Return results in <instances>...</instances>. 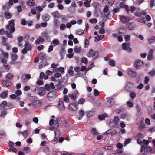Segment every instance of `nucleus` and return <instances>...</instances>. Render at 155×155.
I'll return each mask as SVG.
<instances>
[{
	"label": "nucleus",
	"instance_id": "obj_1",
	"mask_svg": "<svg viewBox=\"0 0 155 155\" xmlns=\"http://www.w3.org/2000/svg\"><path fill=\"white\" fill-rule=\"evenodd\" d=\"M15 21L14 20H11L9 21L8 24L6 26V29L7 31H6L5 34L8 38H12L13 37L12 33H13L15 30L14 27Z\"/></svg>",
	"mask_w": 155,
	"mask_h": 155
},
{
	"label": "nucleus",
	"instance_id": "obj_2",
	"mask_svg": "<svg viewBox=\"0 0 155 155\" xmlns=\"http://www.w3.org/2000/svg\"><path fill=\"white\" fill-rule=\"evenodd\" d=\"M34 92H36L40 96H43L45 94V91L43 87L37 86L34 90Z\"/></svg>",
	"mask_w": 155,
	"mask_h": 155
},
{
	"label": "nucleus",
	"instance_id": "obj_3",
	"mask_svg": "<svg viewBox=\"0 0 155 155\" xmlns=\"http://www.w3.org/2000/svg\"><path fill=\"white\" fill-rule=\"evenodd\" d=\"M78 103L75 102L74 103H71L69 104L68 106V109L71 111H75L77 108Z\"/></svg>",
	"mask_w": 155,
	"mask_h": 155
},
{
	"label": "nucleus",
	"instance_id": "obj_4",
	"mask_svg": "<svg viewBox=\"0 0 155 155\" xmlns=\"http://www.w3.org/2000/svg\"><path fill=\"white\" fill-rule=\"evenodd\" d=\"M143 150L146 152H155V151H153V150L150 147L146 146L145 145H143L141 148L140 152H142Z\"/></svg>",
	"mask_w": 155,
	"mask_h": 155
},
{
	"label": "nucleus",
	"instance_id": "obj_5",
	"mask_svg": "<svg viewBox=\"0 0 155 155\" xmlns=\"http://www.w3.org/2000/svg\"><path fill=\"white\" fill-rule=\"evenodd\" d=\"M143 64L144 63L143 61H141L140 60H137L135 62L134 66L137 69H139L143 66Z\"/></svg>",
	"mask_w": 155,
	"mask_h": 155
},
{
	"label": "nucleus",
	"instance_id": "obj_6",
	"mask_svg": "<svg viewBox=\"0 0 155 155\" xmlns=\"http://www.w3.org/2000/svg\"><path fill=\"white\" fill-rule=\"evenodd\" d=\"M98 54V51H97L94 52L93 50L91 49L89 50V52L88 54L89 57H92L94 58H95Z\"/></svg>",
	"mask_w": 155,
	"mask_h": 155
},
{
	"label": "nucleus",
	"instance_id": "obj_7",
	"mask_svg": "<svg viewBox=\"0 0 155 155\" xmlns=\"http://www.w3.org/2000/svg\"><path fill=\"white\" fill-rule=\"evenodd\" d=\"M122 46L123 49L126 50L129 52H132V50L130 48V44L128 42L127 44L124 43L122 44Z\"/></svg>",
	"mask_w": 155,
	"mask_h": 155
},
{
	"label": "nucleus",
	"instance_id": "obj_8",
	"mask_svg": "<svg viewBox=\"0 0 155 155\" xmlns=\"http://www.w3.org/2000/svg\"><path fill=\"white\" fill-rule=\"evenodd\" d=\"M31 78V76L30 74H24L21 77L22 82L24 83L26 82H27V80Z\"/></svg>",
	"mask_w": 155,
	"mask_h": 155
},
{
	"label": "nucleus",
	"instance_id": "obj_9",
	"mask_svg": "<svg viewBox=\"0 0 155 155\" xmlns=\"http://www.w3.org/2000/svg\"><path fill=\"white\" fill-rule=\"evenodd\" d=\"M133 86L134 84L133 83L130 82H127L125 87V89L128 91H131Z\"/></svg>",
	"mask_w": 155,
	"mask_h": 155
},
{
	"label": "nucleus",
	"instance_id": "obj_10",
	"mask_svg": "<svg viewBox=\"0 0 155 155\" xmlns=\"http://www.w3.org/2000/svg\"><path fill=\"white\" fill-rule=\"evenodd\" d=\"M56 96L54 92H50L48 94V99L50 101H51Z\"/></svg>",
	"mask_w": 155,
	"mask_h": 155
},
{
	"label": "nucleus",
	"instance_id": "obj_11",
	"mask_svg": "<svg viewBox=\"0 0 155 155\" xmlns=\"http://www.w3.org/2000/svg\"><path fill=\"white\" fill-rule=\"evenodd\" d=\"M58 107L61 110H63L65 109V106L64 105L63 101L60 100L59 103L58 104Z\"/></svg>",
	"mask_w": 155,
	"mask_h": 155
},
{
	"label": "nucleus",
	"instance_id": "obj_12",
	"mask_svg": "<svg viewBox=\"0 0 155 155\" xmlns=\"http://www.w3.org/2000/svg\"><path fill=\"white\" fill-rule=\"evenodd\" d=\"M119 8H124L127 11V13H128L129 12L130 10L129 9L128 5H125L124 3L121 2L120 3Z\"/></svg>",
	"mask_w": 155,
	"mask_h": 155
},
{
	"label": "nucleus",
	"instance_id": "obj_13",
	"mask_svg": "<svg viewBox=\"0 0 155 155\" xmlns=\"http://www.w3.org/2000/svg\"><path fill=\"white\" fill-rule=\"evenodd\" d=\"M78 94V91L77 90L75 92L74 94L72 93L68 94V96L70 99L72 100H75L76 98V95Z\"/></svg>",
	"mask_w": 155,
	"mask_h": 155
},
{
	"label": "nucleus",
	"instance_id": "obj_14",
	"mask_svg": "<svg viewBox=\"0 0 155 155\" xmlns=\"http://www.w3.org/2000/svg\"><path fill=\"white\" fill-rule=\"evenodd\" d=\"M2 82L4 85L7 87H10L12 85L11 82L7 81L2 80Z\"/></svg>",
	"mask_w": 155,
	"mask_h": 155
},
{
	"label": "nucleus",
	"instance_id": "obj_15",
	"mask_svg": "<svg viewBox=\"0 0 155 155\" xmlns=\"http://www.w3.org/2000/svg\"><path fill=\"white\" fill-rule=\"evenodd\" d=\"M120 19L123 23L126 22L130 20L129 18L124 16H121L120 17Z\"/></svg>",
	"mask_w": 155,
	"mask_h": 155
},
{
	"label": "nucleus",
	"instance_id": "obj_16",
	"mask_svg": "<svg viewBox=\"0 0 155 155\" xmlns=\"http://www.w3.org/2000/svg\"><path fill=\"white\" fill-rule=\"evenodd\" d=\"M51 14L54 17L57 18H59L60 17L59 13L58 11L53 12L51 13Z\"/></svg>",
	"mask_w": 155,
	"mask_h": 155
},
{
	"label": "nucleus",
	"instance_id": "obj_17",
	"mask_svg": "<svg viewBox=\"0 0 155 155\" xmlns=\"http://www.w3.org/2000/svg\"><path fill=\"white\" fill-rule=\"evenodd\" d=\"M82 47L81 46H76L74 49V51L75 53H80L81 51Z\"/></svg>",
	"mask_w": 155,
	"mask_h": 155
},
{
	"label": "nucleus",
	"instance_id": "obj_18",
	"mask_svg": "<svg viewBox=\"0 0 155 155\" xmlns=\"http://www.w3.org/2000/svg\"><path fill=\"white\" fill-rule=\"evenodd\" d=\"M135 26V24L134 23H129L127 24V27L130 30H131L134 29Z\"/></svg>",
	"mask_w": 155,
	"mask_h": 155
},
{
	"label": "nucleus",
	"instance_id": "obj_19",
	"mask_svg": "<svg viewBox=\"0 0 155 155\" xmlns=\"http://www.w3.org/2000/svg\"><path fill=\"white\" fill-rule=\"evenodd\" d=\"M60 121V119L57 118L54 121V125L53 126L56 128H58L59 127V124Z\"/></svg>",
	"mask_w": 155,
	"mask_h": 155
},
{
	"label": "nucleus",
	"instance_id": "obj_20",
	"mask_svg": "<svg viewBox=\"0 0 155 155\" xmlns=\"http://www.w3.org/2000/svg\"><path fill=\"white\" fill-rule=\"evenodd\" d=\"M153 51L152 49H150V51L149 53L147 56V58L148 60H150L153 59Z\"/></svg>",
	"mask_w": 155,
	"mask_h": 155
},
{
	"label": "nucleus",
	"instance_id": "obj_21",
	"mask_svg": "<svg viewBox=\"0 0 155 155\" xmlns=\"http://www.w3.org/2000/svg\"><path fill=\"white\" fill-rule=\"evenodd\" d=\"M8 91H4L0 95L1 97L3 98H6L8 96Z\"/></svg>",
	"mask_w": 155,
	"mask_h": 155
},
{
	"label": "nucleus",
	"instance_id": "obj_22",
	"mask_svg": "<svg viewBox=\"0 0 155 155\" xmlns=\"http://www.w3.org/2000/svg\"><path fill=\"white\" fill-rule=\"evenodd\" d=\"M45 41L44 39L41 37H39L35 41L36 44H39L41 42H42Z\"/></svg>",
	"mask_w": 155,
	"mask_h": 155
},
{
	"label": "nucleus",
	"instance_id": "obj_23",
	"mask_svg": "<svg viewBox=\"0 0 155 155\" xmlns=\"http://www.w3.org/2000/svg\"><path fill=\"white\" fill-rule=\"evenodd\" d=\"M146 13L145 11H143L142 12H136L134 13V15L135 16L137 17H140L142 15H145Z\"/></svg>",
	"mask_w": 155,
	"mask_h": 155
},
{
	"label": "nucleus",
	"instance_id": "obj_24",
	"mask_svg": "<svg viewBox=\"0 0 155 155\" xmlns=\"http://www.w3.org/2000/svg\"><path fill=\"white\" fill-rule=\"evenodd\" d=\"M118 124V123L115 121L113 120H111L110 123V125L113 127H116Z\"/></svg>",
	"mask_w": 155,
	"mask_h": 155
},
{
	"label": "nucleus",
	"instance_id": "obj_25",
	"mask_svg": "<svg viewBox=\"0 0 155 155\" xmlns=\"http://www.w3.org/2000/svg\"><path fill=\"white\" fill-rule=\"evenodd\" d=\"M113 99V98H111L107 101V106L111 107L114 104V102L112 101Z\"/></svg>",
	"mask_w": 155,
	"mask_h": 155
},
{
	"label": "nucleus",
	"instance_id": "obj_26",
	"mask_svg": "<svg viewBox=\"0 0 155 155\" xmlns=\"http://www.w3.org/2000/svg\"><path fill=\"white\" fill-rule=\"evenodd\" d=\"M128 74L133 77H135L136 75V73L132 71V70L129 69L128 70Z\"/></svg>",
	"mask_w": 155,
	"mask_h": 155
},
{
	"label": "nucleus",
	"instance_id": "obj_27",
	"mask_svg": "<svg viewBox=\"0 0 155 155\" xmlns=\"http://www.w3.org/2000/svg\"><path fill=\"white\" fill-rule=\"evenodd\" d=\"M107 117V114L105 113L98 115V118L101 120H104L105 117Z\"/></svg>",
	"mask_w": 155,
	"mask_h": 155
},
{
	"label": "nucleus",
	"instance_id": "obj_28",
	"mask_svg": "<svg viewBox=\"0 0 155 155\" xmlns=\"http://www.w3.org/2000/svg\"><path fill=\"white\" fill-rule=\"evenodd\" d=\"M8 102L6 101H3L0 104V107H1L5 108L6 107H7Z\"/></svg>",
	"mask_w": 155,
	"mask_h": 155
},
{
	"label": "nucleus",
	"instance_id": "obj_29",
	"mask_svg": "<svg viewBox=\"0 0 155 155\" xmlns=\"http://www.w3.org/2000/svg\"><path fill=\"white\" fill-rule=\"evenodd\" d=\"M53 25L55 27H58L59 25V21L58 20L54 19L53 20Z\"/></svg>",
	"mask_w": 155,
	"mask_h": 155
},
{
	"label": "nucleus",
	"instance_id": "obj_30",
	"mask_svg": "<svg viewBox=\"0 0 155 155\" xmlns=\"http://www.w3.org/2000/svg\"><path fill=\"white\" fill-rule=\"evenodd\" d=\"M137 21L138 22H139L140 23H144L145 24H146V21L144 17H143L142 18H138L137 19Z\"/></svg>",
	"mask_w": 155,
	"mask_h": 155
},
{
	"label": "nucleus",
	"instance_id": "obj_31",
	"mask_svg": "<svg viewBox=\"0 0 155 155\" xmlns=\"http://www.w3.org/2000/svg\"><path fill=\"white\" fill-rule=\"evenodd\" d=\"M155 41V37L154 36H151L148 39L149 43L150 44L153 43Z\"/></svg>",
	"mask_w": 155,
	"mask_h": 155
},
{
	"label": "nucleus",
	"instance_id": "obj_32",
	"mask_svg": "<svg viewBox=\"0 0 155 155\" xmlns=\"http://www.w3.org/2000/svg\"><path fill=\"white\" fill-rule=\"evenodd\" d=\"M40 58L42 60H45L46 59V55L43 53H41L39 54Z\"/></svg>",
	"mask_w": 155,
	"mask_h": 155
},
{
	"label": "nucleus",
	"instance_id": "obj_33",
	"mask_svg": "<svg viewBox=\"0 0 155 155\" xmlns=\"http://www.w3.org/2000/svg\"><path fill=\"white\" fill-rule=\"evenodd\" d=\"M109 64L110 66L114 67L116 63L112 59H110L109 61Z\"/></svg>",
	"mask_w": 155,
	"mask_h": 155
},
{
	"label": "nucleus",
	"instance_id": "obj_34",
	"mask_svg": "<svg viewBox=\"0 0 155 155\" xmlns=\"http://www.w3.org/2000/svg\"><path fill=\"white\" fill-rule=\"evenodd\" d=\"M45 5H42V6H38L36 7V9L38 11L41 12L43 10V8L45 7Z\"/></svg>",
	"mask_w": 155,
	"mask_h": 155
},
{
	"label": "nucleus",
	"instance_id": "obj_35",
	"mask_svg": "<svg viewBox=\"0 0 155 155\" xmlns=\"http://www.w3.org/2000/svg\"><path fill=\"white\" fill-rule=\"evenodd\" d=\"M113 147L112 145H110L103 147V148L106 150H110L113 149Z\"/></svg>",
	"mask_w": 155,
	"mask_h": 155
},
{
	"label": "nucleus",
	"instance_id": "obj_36",
	"mask_svg": "<svg viewBox=\"0 0 155 155\" xmlns=\"http://www.w3.org/2000/svg\"><path fill=\"white\" fill-rule=\"evenodd\" d=\"M51 44L54 45L55 46L58 45L59 44V41L58 39H55L53 40L51 42Z\"/></svg>",
	"mask_w": 155,
	"mask_h": 155
},
{
	"label": "nucleus",
	"instance_id": "obj_37",
	"mask_svg": "<svg viewBox=\"0 0 155 155\" xmlns=\"http://www.w3.org/2000/svg\"><path fill=\"white\" fill-rule=\"evenodd\" d=\"M127 106L129 108H131L133 107V104L132 101H129L127 102Z\"/></svg>",
	"mask_w": 155,
	"mask_h": 155
},
{
	"label": "nucleus",
	"instance_id": "obj_38",
	"mask_svg": "<svg viewBox=\"0 0 155 155\" xmlns=\"http://www.w3.org/2000/svg\"><path fill=\"white\" fill-rule=\"evenodd\" d=\"M41 35L43 36L45 38H46V39H49V38H50V37L48 35V33L46 32H42L41 34Z\"/></svg>",
	"mask_w": 155,
	"mask_h": 155
},
{
	"label": "nucleus",
	"instance_id": "obj_39",
	"mask_svg": "<svg viewBox=\"0 0 155 155\" xmlns=\"http://www.w3.org/2000/svg\"><path fill=\"white\" fill-rule=\"evenodd\" d=\"M43 17L45 21H47L49 20L50 18L49 15L47 14H45L44 15Z\"/></svg>",
	"mask_w": 155,
	"mask_h": 155
},
{
	"label": "nucleus",
	"instance_id": "obj_40",
	"mask_svg": "<svg viewBox=\"0 0 155 155\" xmlns=\"http://www.w3.org/2000/svg\"><path fill=\"white\" fill-rule=\"evenodd\" d=\"M79 113L80 114V116L79 117L78 119L79 120H80L81 119L82 117L84 115V113L83 110H80L79 111Z\"/></svg>",
	"mask_w": 155,
	"mask_h": 155
},
{
	"label": "nucleus",
	"instance_id": "obj_41",
	"mask_svg": "<svg viewBox=\"0 0 155 155\" xmlns=\"http://www.w3.org/2000/svg\"><path fill=\"white\" fill-rule=\"evenodd\" d=\"M13 78V75L12 74L8 73L6 76V78L7 79L11 80Z\"/></svg>",
	"mask_w": 155,
	"mask_h": 155
},
{
	"label": "nucleus",
	"instance_id": "obj_42",
	"mask_svg": "<svg viewBox=\"0 0 155 155\" xmlns=\"http://www.w3.org/2000/svg\"><path fill=\"white\" fill-rule=\"evenodd\" d=\"M104 37V35H97V36H96L95 38L97 39V41H99L100 40H101Z\"/></svg>",
	"mask_w": 155,
	"mask_h": 155
},
{
	"label": "nucleus",
	"instance_id": "obj_43",
	"mask_svg": "<svg viewBox=\"0 0 155 155\" xmlns=\"http://www.w3.org/2000/svg\"><path fill=\"white\" fill-rule=\"evenodd\" d=\"M5 17L8 18H10L12 16L11 13L8 12H5Z\"/></svg>",
	"mask_w": 155,
	"mask_h": 155
},
{
	"label": "nucleus",
	"instance_id": "obj_44",
	"mask_svg": "<svg viewBox=\"0 0 155 155\" xmlns=\"http://www.w3.org/2000/svg\"><path fill=\"white\" fill-rule=\"evenodd\" d=\"M92 133L94 135H98L99 133L97 131L96 129L95 128H93L91 130Z\"/></svg>",
	"mask_w": 155,
	"mask_h": 155
},
{
	"label": "nucleus",
	"instance_id": "obj_45",
	"mask_svg": "<svg viewBox=\"0 0 155 155\" xmlns=\"http://www.w3.org/2000/svg\"><path fill=\"white\" fill-rule=\"evenodd\" d=\"M25 48L28 50H30L31 48V45L28 43H26L25 45Z\"/></svg>",
	"mask_w": 155,
	"mask_h": 155
},
{
	"label": "nucleus",
	"instance_id": "obj_46",
	"mask_svg": "<svg viewBox=\"0 0 155 155\" xmlns=\"http://www.w3.org/2000/svg\"><path fill=\"white\" fill-rule=\"evenodd\" d=\"M85 100L84 98H81L79 100L78 102L77 103H78V104H83L85 102Z\"/></svg>",
	"mask_w": 155,
	"mask_h": 155
},
{
	"label": "nucleus",
	"instance_id": "obj_47",
	"mask_svg": "<svg viewBox=\"0 0 155 155\" xmlns=\"http://www.w3.org/2000/svg\"><path fill=\"white\" fill-rule=\"evenodd\" d=\"M129 96L132 99H134L135 97L136 94L135 93L132 92L130 93Z\"/></svg>",
	"mask_w": 155,
	"mask_h": 155
},
{
	"label": "nucleus",
	"instance_id": "obj_48",
	"mask_svg": "<svg viewBox=\"0 0 155 155\" xmlns=\"http://www.w3.org/2000/svg\"><path fill=\"white\" fill-rule=\"evenodd\" d=\"M7 112L6 110H4L1 113L0 117H4L7 114Z\"/></svg>",
	"mask_w": 155,
	"mask_h": 155
},
{
	"label": "nucleus",
	"instance_id": "obj_49",
	"mask_svg": "<svg viewBox=\"0 0 155 155\" xmlns=\"http://www.w3.org/2000/svg\"><path fill=\"white\" fill-rule=\"evenodd\" d=\"M136 109L137 110L138 114L139 115L140 114L141 109L140 106L137 104L136 105Z\"/></svg>",
	"mask_w": 155,
	"mask_h": 155
},
{
	"label": "nucleus",
	"instance_id": "obj_50",
	"mask_svg": "<svg viewBox=\"0 0 155 155\" xmlns=\"http://www.w3.org/2000/svg\"><path fill=\"white\" fill-rule=\"evenodd\" d=\"M109 10V6L106 5L104 7L103 9V12L104 13H107Z\"/></svg>",
	"mask_w": 155,
	"mask_h": 155
},
{
	"label": "nucleus",
	"instance_id": "obj_51",
	"mask_svg": "<svg viewBox=\"0 0 155 155\" xmlns=\"http://www.w3.org/2000/svg\"><path fill=\"white\" fill-rule=\"evenodd\" d=\"M94 114V113L93 111H88L87 114V115L88 117H90L93 116Z\"/></svg>",
	"mask_w": 155,
	"mask_h": 155
},
{
	"label": "nucleus",
	"instance_id": "obj_52",
	"mask_svg": "<svg viewBox=\"0 0 155 155\" xmlns=\"http://www.w3.org/2000/svg\"><path fill=\"white\" fill-rule=\"evenodd\" d=\"M35 2L34 0H30L28 1V5L30 6H32L35 4Z\"/></svg>",
	"mask_w": 155,
	"mask_h": 155
},
{
	"label": "nucleus",
	"instance_id": "obj_53",
	"mask_svg": "<svg viewBox=\"0 0 155 155\" xmlns=\"http://www.w3.org/2000/svg\"><path fill=\"white\" fill-rule=\"evenodd\" d=\"M84 33V31L82 30H79L76 31V34L78 35H81Z\"/></svg>",
	"mask_w": 155,
	"mask_h": 155
},
{
	"label": "nucleus",
	"instance_id": "obj_54",
	"mask_svg": "<svg viewBox=\"0 0 155 155\" xmlns=\"http://www.w3.org/2000/svg\"><path fill=\"white\" fill-rule=\"evenodd\" d=\"M59 28L60 30H63L65 28L66 25L64 24H62L60 25Z\"/></svg>",
	"mask_w": 155,
	"mask_h": 155
},
{
	"label": "nucleus",
	"instance_id": "obj_55",
	"mask_svg": "<svg viewBox=\"0 0 155 155\" xmlns=\"http://www.w3.org/2000/svg\"><path fill=\"white\" fill-rule=\"evenodd\" d=\"M64 101L66 103H68L69 102V98L68 97L67 95H65L63 98Z\"/></svg>",
	"mask_w": 155,
	"mask_h": 155
},
{
	"label": "nucleus",
	"instance_id": "obj_56",
	"mask_svg": "<svg viewBox=\"0 0 155 155\" xmlns=\"http://www.w3.org/2000/svg\"><path fill=\"white\" fill-rule=\"evenodd\" d=\"M22 134L25 137H26L28 135V130H26L24 132H22Z\"/></svg>",
	"mask_w": 155,
	"mask_h": 155
},
{
	"label": "nucleus",
	"instance_id": "obj_57",
	"mask_svg": "<svg viewBox=\"0 0 155 155\" xmlns=\"http://www.w3.org/2000/svg\"><path fill=\"white\" fill-rule=\"evenodd\" d=\"M131 140L130 138H128L126 139L124 142V146L129 143L131 141Z\"/></svg>",
	"mask_w": 155,
	"mask_h": 155
},
{
	"label": "nucleus",
	"instance_id": "obj_58",
	"mask_svg": "<svg viewBox=\"0 0 155 155\" xmlns=\"http://www.w3.org/2000/svg\"><path fill=\"white\" fill-rule=\"evenodd\" d=\"M8 150L10 152L11 151L14 152H17L18 151L17 149L15 147H11L10 148L8 149Z\"/></svg>",
	"mask_w": 155,
	"mask_h": 155
},
{
	"label": "nucleus",
	"instance_id": "obj_59",
	"mask_svg": "<svg viewBox=\"0 0 155 155\" xmlns=\"http://www.w3.org/2000/svg\"><path fill=\"white\" fill-rule=\"evenodd\" d=\"M53 49V45H50L48 47V52L49 53L52 51Z\"/></svg>",
	"mask_w": 155,
	"mask_h": 155
},
{
	"label": "nucleus",
	"instance_id": "obj_60",
	"mask_svg": "<svg viewBox=\"0 0 155 155\" xmlns=\"http://www.w3.org/2000/svg\"><path fill=\"white\" fill-rule=\"evenodd\" d=\"M149 74L152 76L155 75V71L154 70H151L149 72Z\"/></svg>",
	"mask_w": 155,
	"mask_h": 155
},
{
	"label": "nucleus",
	"instance_id": "obj_61",
	"mask_svg": "<svg viewBox=\"0 0 155 155\" xmlns=\"http://www.w3.org/2000/svg\"><path fill=\"white\" fill-rule=\"evenodd\" d=\"M130 36L129 35H126L125 37V40L126 41H129L130 40Z\"/></svg>",
	"mask_w": 155,
	"mask_h": 155
},
{
	"label": "nucleus",
	"instance_id": "obj_62",
	"mask_svg": "<svg viewBox=\"0 0 155 155\" xmlns=\"http://www.w3.org/2000/svg\"><path fill=\"white\" fill-rule=\"evenodd\" d=\"M45 90L47 91H49L51 89L49 84H47L45 85Z\"/></svg>",
	"mask_w": 155,
	"mask_h": 155
},
{
	"label": "nucleus",
	"instance_id": "obj_63",
	"mask_svg": "<svg viewBox=\"0 0 155 155\" xmlns=\"http://www.w3.org/2000/svg\"><path fill=\"white\" fill-rule=\"evenodd\" d=\"M94 94L95 96H98L99 94L98 90L96 89H95L94 91Z\"/></svg>",
	"mask_w": 155,
	"mask_h": 155
},
{
	"label": "nucleus",
	"instance_id": "obj_64",
	"mask_svg": "<svg viewBox=\"0 0 155 155\" xmlns=\"http://www.w3.org/2000/svg\"><path fill=\"white\" fill-rule=\"evenodd\" d=\"M89 22L91 23H96L97 22V20L96 19L94 18L90 20Z\"/></svg>",
	"mask_w": 155,
	"mask_h": 155
}]
</instances>
